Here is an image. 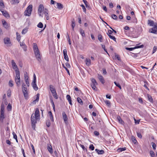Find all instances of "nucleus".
<instances>
[{
  "label": "nucleus",
  "mask_w": 157,
  "mask_h": 157,
  "mask_svg": "<svg viewBox=\"0 0 157 157\" xmlns=\"http://www.w3.org/2000/svg\"><path fill=\"white\" fill-rule=\"evenodd\" d=\"M152 147L154 150H156V145L155 144L153 143L152 142L151 143Z\"/></svg>",
  "instance_id": "nucleus-49"
},
{
  "label": "nucleus",
  "mask_w": 157,
  "mask_h": 157,
  "mask_svg": "<svg viewBox=\"0 0 157 157\" xmlns=\"http://www.w3.org/2000/svg\"><path fill=\"white\" fill-rule=\"evenodd\" d=\"M0 10L2 12V13L3 16L6 17H9L10 15L6 11L2 10V9H0Z\"/></svg>",
  "instance_id": "nucleus-17"
},
{
  "label": "nucleus",
  "mask_w": 157,
  "mask_h": 157,
  "mask_svg": "<svg viewBox=\"0 0 157 157\" xmlns=\"http://www.w3.org/2000/svg\"><path fill=\"white\" fill-rule=\"evenodd\" d=\"M112 18L113 19H114V20H117V16L116 15L113 14V15H112Z\"/></svg>",
  "instance_id": "nucleus-55"
},
{
  "label": "nucleus",
  "mask_w": 157,
  "mask_h": 157,
  "mask_svg": "<svg viewBox=\"0 0 157 157\" xmlns=\"http://www.w3.org/2000/svg\"><path fill=\"white\" fill-rule=\"evenodd\" d=\"M115 57L118 60H121V58L118 55H116L115 56Z\"/></svg>",
  "instance_id": "nucleus-61"
},
{
  "label": "nucleus",
  "mask_w": 157,
  "mask_h": 157,
  "mask_svg": "<svg viewBox=\"0 0 157 157\" xmlns=\"http://www.w3.org/2000/svg\"><path fill=\"white\" fill-rule=\"evenodd\" d=\"M147 23L148 25L150 26H154V25H155V23L153 21L151 20H148Z\"/></svg>",
  "instance_id": "nucleus-21"
},
{
  "label": "nucleus",
  "mask_w": 157,
  "mask_h": 157,
  "mask_svg": "<svg viewBox=\"0 0 157 157\" xmlns=\"http://www.w3.org/2000/svg\"><path fill=\"white\" fill-rule=\"evenodd\" d=\"M32 10L33 5H30L27 7L25 10L24 13V15L28 17L30 16Z\"/></svg>",
  "instance_id": "nucleus-4"
},
{
  "label": "nucleus",
  "mask_w": 157,
  "mask_h": 157,
  "mask_svg": "<svg viewBox=\"0 0 157 157\" xmlns=\"http://www.w3.org/2000/svg\"><path fill=\"white\" fill-rule=\"evenodd\" d=\"M5 118L4 116V112H0V121L1 122H3V119Z\"/></svg>",
  "instance_id": "nucleus-18"
},
{
  "label": "nucleus",
  "mask_w": 157,
  "mask_h": 157,
  "mask_svg": "<svg viewBox=\"0 0 157 157\" xmlns=\"http://www.w3.org/2000/svg\"><path fill=\"white\" fill-rule=\"evenodd\" d=\"M95 150L99 154H102L104 153V151L103 150H100L98 149H96Z\"/></svg>",
  "instance_id": "nucleus-24"
},
{
  "label": "nucleus",
  "mask_w": 157,
  "mask_h": 157,
  "mask_svg": "<svg viewBox=\"0 0 157 157\" xmlns=\"http://www.w3.org/2000/svg\"><path fill=\"white\" fill-rule=\"evenodd\" d=\"M47 149L50 153L52 154L53 153V150L51 145H48L47 146Z\"/></svg>",
  "instance_id": "nucleus-22"
},
{
  "label": "nucleus",
  "mask_w": 157,
  "mask_h": 157,
  "mask_svg": "<svg viewBox=\"0 0 157 157\" xmlns=\"http://www.w3.org/2000/svg\"><path fill=\"white\" fill-rule=\"evenodd\" d=\"M91 79V86L94 90L96 91L97 90L96 86L98 85V83L95 79L92 78Z\"/></svg>",
  "instance_id": "nucleus-6"
},
{
  "label": "nucleus",
  "mask_w": 157,
  "mask_h": 157,
  "mask_svg": "<svg viewBox=\"0 0 157 157\" xmlns=\"http://www.w3.org/2000/svg\"><path fill=\"white\" fill-rule=\"evenodd\" d=\"M55 6L56 8L59 9H62L63 7V6L61 4L58 2L55 3Z\"/></svg>",
  "instance_id": "nucleus-15"
},
{
  "label": "nucleus",
  "mask_w": 157,
  "mask_h": 157,
  "mask_svg": "<svg viewBox=\"0 0 157 157\" xmlns=\"http://www.w3.org/2000/svg\"><path fill=\"white\" fill-rule=\"evenodd\" d=\"M105 104L108 106H110V103L109 101L107 100L105 101Z\"/></svg>",
  "instance_id": "nucleus-54"
},
{
  "label": "nucleus",
  "mask_w": 157,
  "mask_h": 157,
  "mask_svg": "<svg viewBox=\"0 0 157 157\" xmlns=\"http://www.w3.org/2000/svg\"><path fill=\"white\" fill-rule=\"evenodd\" d=\"M23 94L25 98L26 99H27L29 98L28 92L26 93H24Z\"/></svg>",
  "instance_id": "nucleus-39"
},
{
  "label": "nucleus",
  "mask_w": 157,
  "mask_h": 157,
  "mask_svg": "<svg viewBox=\"0 0 157 157\" xmlns=\"http://www.w3.org/2000/svg\"><path fill=\"white\" fill-rule=\"evenodd\" d=\"M149 32L151 33H153L155 34H157V23H155V25L153 26V28L151 29Z\"/></svg>",
  "instance_id": "nucleus-7"
},
{
  "label": "nucleus",
  "mask_w": 157,
  "mask_h": 157,
  "mask_svg": "<svg viewBox=\"0 0 157 157\" xmlns=\"http://www.w3.org/2000/svg\"><path fill=\"white\" fill-rule=\"evenodd\" d=\"M37 26L38 28H42L43 27V24L41 22H40L37 25Z\"/></svg>",
  "instance_id": "nucleus-41"
},
{
  "label": "nucleus",
  "mask_w": 157,
  "mask_h": 157,
  "mask_svg": "<svg viewBox=\"0 0 157 157\" xmlns=\"http://www.w3.org/2000/svg\"><path fill=\"white\" fill-rule=\"evenodd\" d=\"M132 140L133 142V143H134V144H136V142H137V141H136V138H135V137H134L133 136H132Z\"/></svg>",
  "instance_id": "nucleus-45"
},
{
  "label": "nucleus",
  "mask_w": 157,
  "mask_h": 157,
  "mask_svg": "<svg viewBox=\"0 0 157 157\" xmlns=\"http://www.w3.org/2000/svg\"><path fill=\"white\" fill-rule=\"evenodd\" d=\"M4 108H5V105L3 103L1 105V108L0 110V112H4Z\"/></svg>",
  "instance_id": "nucleus-31"
},
{
  "label": "nucleus",
  "mask_w": 157,
  "mask_h": 157,
  "mask_svg": "<svg viewBox=\"0 0 157 157\" xmlns=\"http://www.w3.org/2000/svg\"><path fill=\"white\" fill-rule=\"evenodd\" d=\"M32 85L35 90L36 91L38 90V87L36 84V81H33L32 83Z\"/></svg>",
  "instance_id": "nucleus-13"
},
{
  "label": "nucleus",
  "mask_w": 157,
  "mask_h": 157,
  "mask_svg": "<svg viewBox=\"0 0 157 157\" xmlns=\"http://www.w3.org/2000/svg\"><path fill=\"white\" fill-rule=\"evenodd\" d=\"M109 36L110 39L113 40L114 41H116V38L114 36H111V35H109Z\"/></svg>",
  "instance_id": "nucleus-42"
},
{
  "label": "nucleus",
  "mask_w": 157,
  "mask_h": 157,
  "mask_svg": "<svg viewBox=\"0 0 157 157\" xmlns=\"http://www.w3.org/2000/svg\"><path fill=\"white\" fill-rule=\"evenodd\" d=\"M137 135L139 138H142V136L140 133L139 132H137Z\"/></svg>",
  "instance_id": "nucleus-60"
},
{
  "label": "nucleus",
  "mask_w": 157,
  "mask_h": 157,
  "mask_svg": "<svg viewBox=\"0 0 157 157\" xmlns=\"http://www.w3.org/2000/svg\"><path fill=\"white\" fill-rule=\"evenodd\" d=\"M66 98L67 100L68 101L71 99V97L70 95H67L66 96Z\"/></svg>",
  "instance_id": "nucleus-63"
},
{
  "label": "nucleus",
  "mask_w": 157,
  "mask_h": 157,
  "mask_svg": "<svg viewBox=\"0 0 157 157\" xmlns=\"http://www.w3.org/2000/svg\"><path fill=\"white\" fill-rule=\"evenodd\" d=\"M75 22L74 21V20H73L72 21V24H71V26H72V28L73 30H74V28L75 27Z\"/></svg>",
  "instance_id": "nucleus-34"
},
{
  "label": "nucleus",
  "mask_w": 157,
  "mask_h": 157,
  "mask_svg": "<svg viewBox=\"0 0 157 157\" xmlns=\"http://www.w3.org/2000/svg\"><path fill=\"white\" fill-rule=\"evenodd\" d=\"M25 83H26V84H27V86L28 87H29V79L25 80Z\"/></svg>",
  "instance_id": "nucleus-58"
},
{
  "label": "nucleus",
  "mask_w": 157,
  "mask_h": 157,
  "mask_svg": "<svg viewBox=\"0 0 157 157\" xmlns=\"http://www.w3.org/2000/svg\"><path fill=\"white\" fill-rule=\"evenodd\" d=\"M80 33L82 37H85V33L84 31L82 29H80Z\"/></svg>",
  "instance_id": "nucleus-27"
},
{
  "label": "nucleus",
  "mask_w": 157,
  "mask_h": 157,
  "mask_svg": "<svg viewBox=\"0 0 157 157\" xmlns=\"http://www.w3.org/2000/svg\"><path fill=\"white\" fill-rule=\"evenodd\" d=\"M113 33V32L112 31L109 30L108 31V32L107 33V34L109 36V35H111Z\"/></svg>",
  "instance_id": "nucleus-51"
},
{
  "label": "nucleus",
  "mask_w": 157,
  "mask_h": 157,
  "mask_svg": "<svg viewBox=\"0 0 157 157\" xmlns=\"http://www.w3.org/2000/svg\"><path fill=\"white\" fill-rule=\"evenodd\" d=\"M17 39L19 42L20 41L21 39V36L18 33H16Z\"/></svg>",
  "instance_id": "nucleus-32"
},
{
  "label": "nucleus",
  "mask_w": 157,
  "mask_h": 157,
  "mask_svg": "<svg viewBox=\"0 0 157 157\" xmlns=\"http://www.w3.org/2000/svg\"><path fill=\"white\" fill-rule=\"evenodd\" d=\"M150 155L151 157H155V153L152 151H151L150 152Z\"/></svg>",
  "instance_id": "nucleus-38"
},
{
  "label": "nucleus",
  "mask_w": 157,
  "mask_h": 157,
  "mask_svg": "<svg viewBox=\"0 0 157 157\" xmlns=\"http://www.w3.org/2000/svg\"><path fill=\"white\" fill-rule=\"evenodd\" d=\"M126 149V147L120 148L117 150V151L120 152L123 151H125Z\"/></svg>",
  "instance_id": "nucleus-29"
},
{
  "label": "nucleus",
  "mask_w": 157,
  "mask_h": 157,
  "mask_svg": "<svg viewBox=\"0 0 157 157\" xmlns=\"http://www.w3.org/2000/svg\"><path fill=\"white\" fill-rule=\"evenodd\" d=\"M157 49V47L156 46H154L153 48V53H154L156 51Z\"/></svg>",
  "instance_id": "nucleus-62"
},
{
  "label": "nucleus",
  "mask_w": 157,
  "mask_h": 157,
  "mask_svg": "<svg viewBox=\"0 0 157 157\" xmlns=\"http://www.w3.org/2000/svg\"><path fill=\"white\" fill-rule=\"evenodd\" d=\"M27 31H28V30L27 29H23L22 30V31L21 33L22 34H25L27 32Z\"/></svg>",
  "instance_id": "nucleus-43"
},
{
  "label": "nucleus",
  "mask_w": 157,
  "mask_h": 157,
  "mask_svg": "<svg viewBox=\"0 0 157 157\" xmlns=\"http://www.w3.org/2000/svg\"><path fill=\"white\" fill-rule=\"evenodd\" d=\"M46 124L48 127H49L51 125L50 122L49 120H47L46 121Z\"/></svg>",
  "instance_id": "nucleus-52"
},
{
  "label": "nucleus",
  "mask_w": 157,
  "mask_h": 157,
  "mask_svg": "<svg viewBox=\"0 0 157 157\" xmlns=\"http://www.w3.org/2000/svg\"><path fill=\"white\" fill-rule=\"evenodd\" d=\"M11 63L13 69L15 70H17L18 71H19L18 68L16 63L13 60H12Z\"/></svg>",
  "instance_id": "nucleus-14"
},
{
  "label": "nucleus",
  "mask_w": 157,
  "mask_h": 157,
  "mask_svg": "<svg viewBox=\"0 0 157 157\" xmlns=\"http://www.w3.org/2000/svg\"><path fill=\"white\" fill-rule=\"evenodd\" d=\"M19 2L18 0H12L11 3L13 4H15L18 3Z\"/></svg>",
  "instance_id": "nucleus-35"
},
{
  "label": "nucleus",
  "mask_w": 157,
  "mask_h": 157,
  "mask_svg": "<svg viewBox=\"0 0 157 157\" xmlns=\"http://www.w3.org/2000/svg\"><path fill=\"white\" fill-rule=\"evenodd\" d=\"M86 64L87 66H89L91 64V60L89 59L86 58L85 61Z\"/></svg>",
  "instance_id": "nucleus-25"
},
{
  "label": "nucleus",
  "mask_w": 157,
  "mask_h": 157,
  "mask_svg": "<svg viewBox=\"0 0 157 157\" xmlns=\"http://www.w3.org/2000/svg\"><path fill=\"white\" fill-rule=\"evenodd\" d=\"M39 110L38 109H36L35 110V113H33L32 114L31 118L32 126L34 129H35L37 120L39 118Z\"/></svg>",
  "instance_id": "nucleus-1"
},
{
  "label": "nucleus",
  "mask_w": 157,
  "mask_h": 157,
  "mask_svg": "<svg viewBox=\"0 0 157 157\" xmlns=\"http://www.w3.org/2000/svg\"><path fill=\"white\" fill-rule=\"evenodd\" d=\"M79 145L82 148L83 150H86V151H87V149L83 145H82L81 144H79Z\"/></svg>",
  "instance_id": "nucleus-48"
},
{
  "label": "nucleus",
  "mask_w": 157,
  "mask_h": 157,
  "mask_svg": "<svg viewBox=\"0 0 157 157\" xmlns=\"http://www.w3.org/2000/svg\"><path fill=\"white\" fill-rule=\"evenodd\" d=\"M80 6L82 7L83 11L86 13V9L85 8L84 6L82 4L80 5Z\"/></svg>",
  "instance_id": "nucleus-50"
},
{
  "label": "nucleus",
  "mask_w": 157,
  "mask_h": 157,
  "mask_svg": "<svg viewBox=\"0 0 157 157\" xmlns=\"http://www.w3.org/2000/svg\"><path fill=\"white\" fill-rule=\"evenodd\" d=\"M44 9V7L43 5L40 4L38 7V13H41Z\"/></svg>",
  "instance_id": "nucleus-12"
},
{
  "label": "nucleus",
  "mask_w": 157,
  "mask_h": 157,
  "mask_svg": "<svg viewBox=\"0 0 157 157\" xmlns=\"http://www.w3.org/2000/svg\"><path fill=\"white\" fill-rule=\"evenodd\" d=\"M114 84L115 85L117 86L118 87L120 90L121 89V87L119 84L118 83H117L116 82H114Z\"/></svg>",
  "instance_id": "nucleus-37"
},
{
  "label": "nucleus",
  "mask_w": 157,
  "mask_h": 157,
  "mask_svg": "<svg viewBox=\"0 0 157 157\" xmlns=\"http://www.w3.org/2000/svg\"><path fill=\"white\" fill-rule=\"evenodd\" d=\"M2 22L4 27L6 29H8L9 28V26L8 24L4 20H2Z\"/></svg>",
  "instance_id": "nucleus-19"
},
{
  "label": "nucleus",
  "mask_w": 157,
  "mask_h": 157,
  "mask_svg": "<svg viewBox=\"0 0 157 157\" xmlns=\"http://www.w3.org/2000/svg\"><path fill=\"white\" fill-rule=\"evenodd\" d=\"M24 78L25 80H26L29 79V77L27 75V72H25L24 74Z\"/></svg>",
  "instance_id": "nucleus-46"
},
{
  "label": "nucleus",
  "mask_w": 157,
  "mask_h": 157,
  "mask_svg": "<svg viewBox=\"0 0 157 157\" xmlns=\"http://www.w3.org/2000/svg\"><path fill=\"white\" fill-rule=\"evenodd\" d=\"M44 13L45 15V17L47 20H48L49 19V17L48 16V10L45 9L44 10Z\"/></svg>",
  "instance_id": "nucleus-20"
},
{
  "label": "nucleus",
  "mask_w": 157,
  "mask_h": 157,
  "mask_svg": "<svg viewBox=\"0 0 157 157\" xmlns=\"http://www.w3.org/2000/svg\"><path fill=\"white\" fill-rule=\"evenodd\" d=\"M117 119L118 122L122 124H124V121L122 120L120 116H118L117 117Z\"/></svg>",
  "instance_id": "nucleus-23"
},
{
  "label": "nucleus",
  "mask_w": 157,
  "mask_h": 157,
  "mask_svg": "<svg viewBox=\"0 0 157 157\" xmlns=\"http://www.w3.org/2000/svg\"><path fill=\"white\" fill-rule=\"evenodd\" d=\"M89 148L91 149L92 150H94V147L93 144L90 145L89 146Z\"/></svg>",
  "instance_id": "nucleus-56"
},
{
  "label": "nucleus",
  "mask_w": 157,
  "mask_h": 157,
  "mask_svg": "<svg viewBox=\"0 0 157 157\" xmlns=\"http://www.w3.org/2000/svg\"><path fill=\"white\" fill-rule=\"evenodd\" d=\"M9 86L10 87H12L13 85V81L12 80H10L9 83Z\"/></svg>",
  "instance_id": "nucleus-44"
},
{
  "label": "nucleus",
  "mask_w": 157,
  "mask_h": 157,
  "mask_svg": "<svg viewBox=\"0 0 157 157\" xmlns=\"http://www.w3.org/2000/svg\"><path fill=\"white\" fill-rule=\"evenodd\" d=\"M4 43L5 44H6L7 46H10V44H11V42L10 41V39L7 37L4 39L3 40Z\"/></svg>",
  "instance_id": "nucleus-8"
},
{
  "label": "nucleus",
  "mask_w": 157,
  "mask_h": 157,
  "mask_svg": "<svg viewBox=\"0 0 157 157\" xmlns=\"http://www.w3.org/2000/svg\"><path fill=\"white\" fill-rule=\"evenodd\" d=\"M31 146L32 148V150H33V152L34 153V154H35V149H34V146L33 145V144H31Z\"/></svg>",
  "instance_id": "nucleus-59"
},
{
  "label": "nucleus",
  "mask_w": 157,
  "mask_h": 157,
  "mask_svg": "<svg viewBox=\"0 0 157 157\" xmlns=\"http://www.w3.org/2000/svg\"><path fill=\"white\" fill-rule=\"evenodd\" d=\"M98 39L100 42H103V37L101 35L99 34L98 35Z\"/></svg>",
  "instance_id": "nucleus-26"
},
{
  "label": "nucleus",
  "mask_w": 157,
  "mask_h": 157,
  "mask_svg": "<svg viewBox=\"0 0 157 157\" xmlns=\"http://www.w3.org/2000/svg\"><path fill=\"white\" fill-rule=\"evenodd\" d=\"M98 78L102 84H104V83L105 82V80L103 77L102 75H98Z\"/></svg>",
  "instance_id": "nucleus-16"
},
{
  "label": "nucleus",
  "mask_w": 157,
  "mask_h": 157,
  "mask_svg": "<svg viewBox=\"0 0 157 157\" xmlns=\"http://www.w3.org/2000/svg\"><path fill=\"white\" fill-rule=\"evenodd\" d=\"M13 138L16 140V141L17 142H18V140L17 138V136L15 132H13Z\"/></svg>",
  "instance_id": "nucleus-36"
},
{
  "label": "nucleus",
  "mask_w": 157,
  "mask_h": 157,
  "mask_svg": "<svg viewBox=\"0 0 157 157\" xmlns=\"http://www.w3.org/2000/svg\"><path fill=\"white\" fill-rule=\"evenodd\" d=\"M147 98L149 101L151 103L153 102V100L151 96L149 94H147Z\"/></svg>",
  "instance_id": "nucleus-30"
},
{
  "label": "nucleus",
  "mask_w": 157,
  "mask_h": 157,
  "mask_svg": "<svg viewBox=\"0 0 157 157\" xmlns=\"http://www.w3.org/2000/svg\"><path fill=\"white\" fill-rule=\"evenodd\" d=\"M11 108H12V106H11V105L10 103L7 106V109L9 111L11 110Z\"/></svg>",
  "instance_id": "nucleus-47"
},
{
  "label": "nucleus",
  "mask_w": 157,
  "mask_h": 157,
  "mask_svg": "<svg viewBox=\"0 0 157 157\" xmlns=\"http://www.w3.org/2000/svg\"><path fill=\"white\" fill-rule=\"evenodd\" d=\"M77 101L81 105H83V101H82V99L78 97L77 98Z\"/></svg>",
  "instance_id": "nucleus-33"
},
{
  "label": "nucleus",
  "mask_w": 157,
  "mask_h": 157,
  "mask_svg": "<svg viewBox=\"0 0 157 157\" xmlns=\"http://www.w3.org/2000/svg\"><path fill=\"white\" fill-rule=\"evenodd\" d=\"M62 117L65 123L67 124V121L68 118L67 116L64 112L62 113Z\"/></svg>",
  "instance_id": "nucleus-11"
},
{
  "label": "nucleus",
  "mask_w": 157,
  "mask_h": 157,
  "mask_svg": "<svg viewBox=\"0 0 157 157\" xmlns=\"http://www.w3.org/2000/svg\"><path fill=\"white\" fill-rule=\"evenodd\" d=\"M16 76L15 77V81L17 86L19 87L21 84V78L20 77V73L18 70H15Z\"/></svg>",
  "instance_id": "nucleus-3"
},
{
  "label": "nucleus",
  "mask_w": 157,
  "mask_h": 157,
  "mask_svg": "<svg viewBox=\"0 0 157 157\" xmlns=\"http://www.w3.org/2000/svg\"><path fill=\"white\" fill-rule=\"evenodd\" d=\"M143 45H142L140 46H138L135 47L134 48H126V49L130 51L133 50V49L137 48H142L143 47Z\"/></svg>",
  "instance_id": "nucleus-10"
},
{
  "label": "nucleus",
  "mask_w": 157,
  "mask_h": 157,
  "mask_svg": "<svg viewBox=\"0 0 157 157\" xmlns=\"http://www.w3.org/2000/svg\"><path fill=\"white\" fill-rule=\"evenodd\" d=\"M39 94H37V97H36V99L33 101V103L35 104L37 101L38 102V101L39 100Z\"/></svg>",
  "instance_id": "nucleus-28"
},
{
  "label": "nucleus",
  "mask_w": 157,
  "mask_h": 157,
  "mask_svg": "<svg viewBox=\"0 0 157 157\" xmlns=\"http://www.w3.org/2000/svg\"><path fill=\"white\" fill-rule=\"evenodd\" d=\"M49 88L53 96L56 99H58V95L54 86L53 85H50L49 86Z\"/></svg>",
  "instance_id": "nucleus-5"
},
{
  "label": "nucleus",
  "mask_w": 157,
  "mask_h": 157,
  "mask_svg": "<svg viewBox=\"0 0 157 157\" xmlns=\"http://www.w3.org/2000/svg\"><path fill=\"white\" fill-rule=\"evenodd\" d=\"M0 7L2 8H4V4L2 0H0Z\"/></svg>",
  "instance_id": "nucleus-40"
},
{
  "label": "nucleus",
  "mask_w": 157,
  "mask_h": 157,
  "mask_svg": "<svg viewBox=\"0 0 157 157\" xmlns=\"http://www.w3.org/2000/svg\"><path fill=\"white\" fill-rule=\"evenodd\" d=\"M67 40H68L69 44L70 45H71V42L70 40V39L69 38V35H68V36H67Z\"/></svg>",
  "instance_id": "nucleus-53"
},
{
  "label": "nucleus",
  "mask_w": 157,
  "mask_h": 157,
  "mask_svg": "<svg viewBox=\"0 0 157 157\" xmlns=\"http://www.w3.org/2000/svg\"><path fill=\"white\" fill-rule=\"evenodd\" d=\"M63 57L65 59L67 62L69 61V58L67 54V50L66 49L63 50Z\"/></svg>",
  "instance_id": "nucleus-9"
},
{
  "label": "nucleus",
  "mask_w": 157,
  "mask_h": 157,
  "mask_svg": "<svg viewBox=\"0 0 157 157\" xmlns=\"http://www.w3.org/2000/svg\"><path fill=\"white\" fill-rule=\"evenodd\" d=\"M23 93H26L28 92L27 88H24L23 89H22Z\"/></svg>",
  "instance_id": "nucleus-57"
},
{
  "label": "nucleus",
  "mask_w": 157,
  "mask_h": 157,
  "mask_svg": "<svg viewBox=\"0 0 157 157\" xmlns=\"http://www.w3.org/2000/svg\"><path fill=\"white\" fill-rule=\"evenodd\" d=\"M33 48L36 59L39 62H40L41 61L40 55L36 43H33Z\"/></svg>",
  "instance_id": "nucleus-2"
},
{
  "label": "nucleus",
  "mask_w": 157,
  "mask_h": 157,
  "mask_svg": "<svg viewBox=\"0 0 157 157\" xmlns=\"http://www.w3.org/2000/svg\"><path fill=\"white\" fill-rule=\"evenodd\" d=\"M27 88L26 85L24 83H23L22 85V89H23L24 88Z\"/></svg>",
  "instance_id": "nucleus-64"
}]
</instances>
